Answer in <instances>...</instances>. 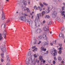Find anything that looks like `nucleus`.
Instances as JSON below:
<instances>
[{
  "mask_svg": "<svg viewBox=\"0 0 65 65\" xmlns=\"http://www.w3.org/2000/svg\"><path fill=\"white\" fill-rule=\"evenodd\" d=\"M7 61H8V62H9L10 59V58H9V56L7 55Z\"/></svg>",
  "mask_w": 65,
  "mask_h": 65,
  "instance_id": "nucleus-20",
  "label": "nucleus"
},
{
  "mask_svg": "<svg viewBox=\"0 0 65 65\" xmlns=\"http://www.w3.org/2000/svg\"><path fill=\"white\" fill-rule=\"evenodd\" d=\"M37 50V48H36L34 49V50L35 51H36Z\"/></svg>",
  "mask_w": 65,
  "mask_h": 65,
  "instance_id": "nucleus-50",
  "label": "nucleus"
},
{
  "mask_svg": "<svg viewBox=\"0 0 65 65\" xmlns=\"http://www.w3.org/2000/svg\"><path fill=\"white\" fill-rule=\"evenodd\" d=\"M45 45H47V42H45Z\"/></svg>",
  "mask_w": 65,
  "mask_h": 65,
  "instance_id": "nucleus-54",
  "label": "nucleus"
},
{
  "mask_svg": "<svg viewBox=\"0 0 65 65\" xmlns=\"http://www.w3.org/2000/svg\"><path fill=\"white\" fill-rule=\"evenodd\" d=\"M60 13H61L62 18V19H65V11H61L60 12Z\"/></svg>",
  "mask_w": 65,
  "mask_h": 65,
  "instance_id": "nucleus-6",
  "label": "nucleus"
},
{
  "mask_svg": "<svg viewBox=\"0 0 65 65\" xmlns=\"http://www.w3.org/2000/svg\"><path fill=\"white\" fill-rule=\"evenodd\" d=\"M6 33L5 32L3 33V35H4V37L5 39V37H6Z\"/></svg>",
  "mask_w": 65,
  "mask_h": 65,
  "instance_id": "nucleus-21",
  "label": "nucleus"
},
{
  "mask_svg": "<svg viewBox=\"0 0 65 65\" xmlns=\"http://www.w3.org/2000/svg\"><path fill=\"white\" fill-rule=\"evenodd\" d=\"M63 5H64V6H65V3H63Z\"/></svg>",
  "mask_w": 65,
  "mask_h": 65,
  "instance_id": "nucleus-62",
  "label": "nucleus"
},
{
  "mask_svg": "<svg viewBox=\"0 0 65 65\" xmlns=\"http://www.w3.org/2000/svg\"><path fill=\"white\" fill-rule=\"evenodd\" d=\"M2 38H3V37H0V41H1V40H2Z\"/></svg>",
  "mask_w": 65,
  "mask_h": 65,
  "instance_id": "nucleus-45",
  "label": "nucleus"
},
{
  "mask_svg": "<svg viewBox=\"0 0 65 65\" xmlns=\"http://www.w3.org/2000/svg\"><path fill=\"white\" fill-rule=\"evenodd\" d=\"M31 58H29L28 59H27L25 61V62L27 64H29V63H32V62L31 61Z\"/></svg>",
  "mask_w": 65,
  "mask_h": 65,
  "instance_id": "nucleus-3",
  "label": "nucleus"
},
{
  "mask_svg": "<svg viewBox=\"0 0 65 65\" xmlns=\"http://www.w3.org/2000/svg\"><path fill=\"white\" fill-rule=\"evenodd\" d=\"M30 60L31 62H32V63L33 62H34L35 61V58L32 57V56H31Z\"/></svg>",
  "mask_w": 65,
  "mask_h": 65,
  "instance_id": "nucleus-11",
  "label": "nucleus"
},
{
  "mask_svg": "<svg viewBox=\"0 0 65 65\" xmlns=\"http://www.w3.org/2000/svg\"><path fill=\"white\" fill-rule=\"evenodd\" d=\"M45 11H43L42 12V14H45Z\"/></svg>",
  "mask_w": 65,
  "mask_h": 65,
  "instance_id": "nucleus-36",
  "label": "nucleus"
},
{
  "mask_svg": "<svg viewBox=\"0 0 65 65\" xmlns=\"http://www.w3.org/2000/svg\"><path fill=\"white\" fill-rule=\"evenodd\" d=\"M0 49L3 52H5L6 51L5 47H3V46H1Z\"/></svg>",
  "mask_w": 65,
  "mask_h": 65,
  "instance_id": "nucleus-7",
  "label": "nucleus"
},
{
  "mask_svg": "<svg viewBox=\"0 0 65 65\" xmlns=\"http://www.w3.org/2000/svg\"><path fill=\"white\" fill-rule=\"evenodd\" d=\"M20 20H21V21H25L26 19V18L24 16H22L20 17L19 18Z\"/></svg>",
  "mask_w": 65,
  "mask_h": 65,
  "instance_id": "nucleus-5",
  "label": "nucleus"
},
{
  "mask_svg": "<svg viewBox=\"0 0 65 65\" xmlns=\"http://www.w3.org/2000/svg\"><path fill=\"white\" fill-rule=\"evenodd\" d=\"M3 14L2 16V20H4V17H5V14L4 13L2 12Z\"/></svg>",
  "mask_w": 65,
  "mask_h": 65,
  "instance_id": "nucleus-19",
  "label": "nucleus"
},
{
  "mask_svg": "<svg viewBox=\"0 0 65 65\" xmlns=\"http://www.w3.org/2000/svg\"><path fill=\"white\" fill-rule=\"evenodd\" d=\"M42 38V36H39L38 38V39L39 40H40V39H41Z\"/></svg>",
  "mask_w": 65,
  "mask_h": 65,
  "instance_id": "nucleus-17",
  "label": "nucleus"
},
{
  "mask_svg": "<svg viewBox=\"0 0 65 65\" xmlns=\"http://www.w3.org/2000/svg\"><path fill=\"white\" fill-rule=\"evenodd\" d=\"M31 54L32 53L30 52H28V55L29 56H30V55H31Z\"/></svg>",
  "mask_w": 65,
  "mask_h": 65,
  "instance_id": "nucleus-27",
  "label": "nucleus"
},
{
  "mask_svg": "<svg viewBox=\"0 0 65 65\" xmlns=\"http://www.w3.org/2000/svg\"><path fill=\"white\" fill-rule=\"evenodd\" d=\"M38 8L40 9V11H41V10H42V8L41 7L38 6Z\"/></svg>",
  "mask_w": 65,
  "mask_h": 65,
  "instance_id": "nucleus-25",
  "label": "nucleus"
},
{
  "mask_svg": "<svg viewBox=\"0 0 65 65\" xmlns=\"http://www.w3.org/2000/svg\"><path fill=\"white\" fill-rule=\"evenodd\" d=\"M48 51H46V53L47 54L48 53Z\"/></svg>",
  "mask_w": 65,
  "mask_h": 65,
  "instance_id": "nucleus-64",
  "label": "nucleus"
},
{
  "mask_svg": "<svg viewBox=\"0 0 65 65\" xmlns=\"http://www.w3.org/2000/svg\"><path fill=\"white\" fill-rule=\"evenodd\" d=\"M59 46H62V44H59Z\"/></svg>",
  "mask_w": 65,
  "mask_h": 65,
  "instance_id": "nucleus-53",
  "label": "nucleus"
},
{
  "mask_svg": "<svg viewBox=\"0 0 65 65\" xmlns=\"http://www.w3.org/2000/svg\"><path fill=\"white\" fill-rule=\"evenodd\" d=\"M1 62H3L4 61V60H3V59H1Z\"/></svg>",
  "mask_w": 65,
  "mask_h": 65,
  "instance_id": "nucleus-51",
  "label": "nucleus"
},
{
  "mask_svg": "<svg viewBox=\"0 0 65 65\" xmlns=\"http://www.w3.org/2000/svg\"><path fill=\"white\" fill-rule=\"evenodd\" d=\"M20 3V2H18V4H19Z\"/></svg>",
  "mask_w": 65,
  "mask_h": 65,
  "instance_id": "nucleus-63",
  "label": "nucleus"
},
{
  "mask_svg": "<svg viewBox=\"0 0 65 65\" xmlns=\"http://www.w3.org/2000/svg\"><path fill=\"white\" fill-rule=\"evenodd\" d=\"M40 49L41 51H44V52H45L46 50V48H44V47L42 46L41 47Z\"/></svg>",
  "mask_w": 65,
  "mask_h": 65,
  "instance_id": "nucleus-13",
  "label": "nucleus"
},
{
  "mask_svg": "<svg viewBox=\"0 0 65 65\" xmlns=\"http://www.w3.org/2000/svg\"><path fill=\"white\" fill-rule=\"evenodd\" d=\"M1 56L2 58H3V56H4V53H2L1 54Z\"/></svg>",
  "mask_w": 65,
  "mask_h": 65,
  "instance_id": "nucleus-24",
  "label": "nucleus"
},
{
  "mask_svg": "<svg viewBox=\"0 0 65 65\" xmlns=\"http://www.w3.org/2000/svg\"><path fill=\"white\" fill-rule=\"evenodd\" d=\"M25 21H27V22H28V23L31 27L33 26L32 25V23L33 22L30 19H26Z\"/></svg>",
  "mask_w": 65,
  "mask_h": 65,
  "instance_id": "nucleus-4",
  "label": "nucleus"
},
{
  "mask_svg": "<svg viewBox=\"0 0 65 65\" xmlns=\"http://www.w3.org/2000/svg\"><path fill=\"white\" fill-rule=\"evenodd\" d=\"M27 8L26 7H24L23 8V9L22 10H27Z\"/></svg>",
  "mask_w": 65,
  "mask_h": 65,
  "instance_id": "nucleus-23",
  "label": "nucleus"
},
{
  "mask_svg": "<svg viewBox=\"0 0 65 65\" xmlns=\"http://www.w3.org/2000/svg\"><path fill=\"white\" fill-rule=\"evenodd\" d=\"M10 21V20L9 19H8L7 21V23H8V22H9Z\"/></svg>",
  "mask_w": 65,
  "mask_h": 65,
  "instance_id": "nucleus-52",
  "label": "nucleus"
},
{
  "mask_svg": "<svg viewBox=\"0 0 65 65\" xmlns=\"http://www.w3.org/2000/svg\"><path fill=\"white\" fill-rule=\"evenodd\" d=\"M48 25H51L52 24V22H49L48 23Z\"/></svg>",
  "mask_w": 65,
  "mask_h": 65,
  "instance_id": "nucleus-37",
  "label": "nucleus"
},
{
  "mask_svg": "<svg viewBox=\"0 0 65 65\" xmlns=\"http://www.w3.org/2000/svg\"><path fill=\"white\" fill-rule=\"evenodd\" d=\"M61 63H64V61H61Z\"/></svg>",
  "mask_w": 65,
  "mask_h": 65,
  "instance_id": "nucleus-58",
  "label": "nucleus"
},
{
  "mask_svg": "<svg viewBox=\"0 0 65 65\" xmlns=\"http://www.w3.org/2000/svg\"><path fill=\"white\" fill-rule=\"evenodd\" d=\"M34 8L35 9V10H37V7L36 6H35L34 7Z\"/></svg>",
  "mask_w": 65,
  "mask_h": 65,
  "instance_id": "nucleus-26",
  "label": "nucleus"
},
{
  "mask_svg": "<svg viewBox=\"0 0 65 65\" xmlns=\"http://www.w3.org/2000/svg\"><path fill=\"white\" fill-rule=\"evenodd\" d=\"M23 15H24V16H27V14H25V13H24L23 14Z\"/></svg>",
  "mask_w": 65,
  "mask_h": 65,
  "instance_id": "nucleus-48",
  "label": "nucleus"
},
{
  "mask_svg": "<svg viewBox=\"0 0 65 65\" xmlns=\"http://www.w3.org/2000/svg\"><path fill=\"white\" fill-rule=\"evenodd\" d=\"M43 38L44 39H47V37L46 36V35H43Z\"/></svg>",
  "mask_w": 65,
  "mask_h": 65,
  "instance_id": "nucleus-18",
  "label": "nucleus"
},
{
  "mask_svg": "<svg viewBox=\"0 0 65 65\" xmlns=\"http://www.w3.org/2000/svg\"><path fill=\"white\" fill-rule=\"evenodd\" d=\"M56 41V40H55V41H53V43H54V44H56V41Z\"/></svg>",
  "mask_w": 65,
  "mask_h": 65,
  "instance_id": "nucleus-40",
  "label": "nucleus"
},
{
  "mask_svg": "<svg viewBox=\"0 0 65 65\" xmlns=\"http://www.w3.org/2000/svg\"><path fill=\"white\" fill-rule=\"evenodd\" d=\"M41 41H39V43H38V44H39L40 43H41Z\"/></svg>",
  "mask_w": 65,
  "mask_h": 65,
  "instance_id": "nucleus-39",
  "label": "nucleus"
},
{
  "mask_svg": "<svg viewBox=\"0 0 65 65\" xmlns=\"http://www.w3.org/2000/svg\"><path fill=\"white\" fill-rule=\"evenodd\" d=\"M50 10H47V11H46V12H47V13H48V12H50Z\"/></svg>",
  "mask_w": 65,
  "mask_h": 65,
  "instance_id": "nucleus-43",
  "label": "nucleus"
},
{
  "mask_svg": "<svg viewBox=\"0 0 65 65\" xmlns=\"http://www.w3.org/2000/svg\"><path fill=\"white\" fill-rule=\"evenodd\" d=\"M28 4H30V2H29V1H30V0H28Z\"/></svg>",
  "mask_w": 65,
  "mask_h": 65,
  "instance_id": "nucleus-56",
  "label": "nucleus"
},
{
  "mask_svg": "<svg viewBox=\"0 0 65 65\" xmlns=\"http://www.w3.org/2000/svg\"><path fill=\"white\" fill-rule=\"evenodd\" d=\"M43 4H44V5H45L47 6V4L46 3L44 2L43 3Z\"/></svg>",
  "mask_w": 65,
  "mask_h": 65,
  "instance_id": "nucleus-42",
  "label": "nucleus"
},
{
  "mask_svg": "<svg viewBox=\"0 0 65 65\" xmlns=\"http://www.w3.org/2000/svg\"><path fill=\"white\" fill-rule=\"evenodd\" d=\"M57 11H54L52 14V17L53 18H55L57 15Z\"/></svg>",
  "mask_w": 65,
  "mask_h": 65,
  "instance_id": "nucleus-8",
  "label": "nucleus"
},
{
  "mask_svg": "<svg viewBox=\"0 0 65 65\" xmlns=\"http://www.w3.org/2000/svg\"><path fill=\"white\" fill-rule=\"evenodd\" d=\"M55 63H56V61L55 60H53V64H55Z\"/></svg>",
  "mask_w": 65,
  "mask_h": 65,
  "instance_id": "nucleus-41",
  "label": "nucleus"
},
{
  "mask_svg": "<svg viewBox=\"0 0 65 65\" xmlns=\"http://www.w3.org/2000/svg\"><path fill=\"white\" fill-rule=\"evenodd\" d=\"M34 43L35 44H36V42H34Z\"/></svg>",
  "mask_w": 65,
  "mask_h": 65,
  "instance_id": "nucleus-60",
  "label": "nucleus"
},
{
  "mask_svg": "<svg viewBox=\"0 0 65 65\" xmlns=\"http://www.w3.org/2000/svg\"><path fill=\"white\" fill-rule=\"evenodd\" d=\"M59 37H62V38H64V35H62V33L61 32H60L59 33Z\"/></svg>",
  "mask_w": 65,
  "mask_h": 65,
  "instance_id": "nucleus-15",
  "label": "nucleus"
},
{
  "mask_svg": "<svg viewBox=\"0 0 65 65\" xmlns=\"http://www.w3.org/2000/svg\"><path fill=\"white\" fill-rule=\"evenodd\" d=\"M36 47V46H33L32 47V48H35Z\"/></svg>",
  "mask_w": 65,
  "mask_h": 65,
  "instance_id": "nucleus-47",
  "label": "nucleus"
},
{
  "mask_svg": "<svg viewBox=\"0 0 65 65\" xmlns=\"http://www.w3.org/2000/svg\"><path fill=\"white\" fill-rule=\"evenodd\" d=\"M59 50H63V47H61L58 48Z\"/></svg>",
  "mask_w": 65,
  "mask_h": 65,
  "instance_id": "nucleus-35",
  "label": "nucleus"
},
{
  "mask_svg": "<svg viewBox=\"0 0 65 65\" xmlns=\"http://www.w3.org/2000/svg\"><path fill=\"white\" fill-rule=\"evenodd\" d=\"M57 20L58 21H60V22H64L63 20L62 19L60 20L59 17L57 18Z\"/></svg>",
  "mask_w": 65,
  "mask_h": 65,
  "instance_id": "nucleus-12",
  "label": "nucleus"
},
{
  "mask_svg": "<svg viewBox=\"0 0 65 65\" xmlns=\"http://www.w3.org/2000/svg\"><path fill=\"white\" fill-rule=\"evenodd\" d=\"M54 60H55V61H56L57 60V58H56V56H55L54 58Z\"/></svg>",
  "mask_w": 65,
  "mask_h": 65,
  "instance_id": "nucleus-46",
  "label": "nucleus"
},
{
  "mask_svg": "<svg viewBox=\"0 0 65 65\" xmlns=\"http://www.w3.org/2000/svg\"><path fill=\"white\" fill-rule=\"evenodd\" d=\"M40 5L42 7L43 6V5L41 3L40 4Z\"/></svg>",
  "mask_w": 65,
  "mask_h": 65,
  "instance_id": "nucleus-30",
  "label": "nucleus"
},
{
  "mask_svg": "<svg viewBox=\"0 0 65 65\" xmlns=\"http://www.w3.org/2000/svg\"><path fill=\"white\" fill-rule=\"evenodd\" d=\"M50 44L52 46V45H53V43H50Z\"/></svg>",
  "mask_w": 65,
  "mask_h": 65,
  "instance_id": "nucleus-55",
  "label": "nucleus"
},
{
  "mask_svg": "<svg viewBox=\"0 0 65 65\" xmlns=\"http://www.w3.org/2000/svg\"><path fill=\"white\" fill-rule=\"evenodd\" d=\"M34 41L35 42H36L37 41V40L36 39H34Z\"/></svg>",
  "mask_w": 65,
  "mask_h": 65,
  "instance_id": "nucleus-44",
  "label": "nucleus"
},
{
  "mask_svg": "<svg viewBox=\"0 0 65 65\" xmlns=\"http://www.w3.org/2000/svg\"><path fill=\"white\" fill-rule=\"evenodd\" d=\"M34 58H37V55H36V54H34Z\"/></svg>",
  "mask_w": 65,
  "mask_h": 65,
  "instance_id": "nucleus-29",
  "label": "nucleus"
},
{
  "mask_svg": "<svg viewBox=\"0 0 65 65\" xmlns=\"http://www.w3.org/2000/svg\"><path fill=\"white\" fill-rule=\"evenodd\" d=\"M27 8V11L28 12H29V9L28 8Z\"/></svg>",
  "mask_w": 65,
  "mask_h": 65,
  "instance_id": "nucleus-49",
  "label": "nucleus"
},
{
  "mask_svg": "<svg viewBox=\"0 0 65 65\" xmlns=\"http://www.w3.org/2000/svg\"><path fill=\"white\" fill-rule=\"evenodd\" d=\"M43 63H45V60H43Z\"/></svg>",
  "mask_w": 65,
  "mask_h": 65,
  "instance_id": "nucleus-57",
  "label": "nucleus"
},
{
  "mask_svg": "<svg viewBox=\"0 0 65 65\" xmlns=\"http://www.w3.org/2000/svg\"><path fill=\"white\" fill-rule=\"evenodd\" d=\"M58 60H62V58L61 57H58Z\"/></svg>",
  "mask_w": 65,
  "mask_h": 65,
  "instance_id": "nucleus-32",
  "label": "nucleus"
},
{
  "mask_svg": "<svg viewBox=\"0 0 65 65\" xmlns=\"http://www.w3.org/2000/svg\"><path fill=\"white\" fill-rule=\"evenodd\" d=\"M50 53L51 54L53 55V56H55L57 55V50L56 49H54V50H53V49H52L51 50Z\"/></svg>",
  "mask_w": 65,
  "mask_h": 65,
  "instance_id": "nucleus-1",
  "label": "nucleus"
},
{
  "mask_svg": "<svg viewBox=\"0 0 65 65\" xmlns=\"http://www.w3.org/2000/svg\"><path fill=\"white\" fill-rule=\"evenodd\" d=\"M2 27H3L4 28H5V24H3L2 25Z\"/></svg>",
  "mask_w": 65,
  "mask_h": 65,
  "instance_id": "nucleus-28",
  "label": "nucleus"
},
{
  "mask_svg": "<svg viewBox=\"0 0 65 65\" xmlns=\"http://www.w3.org/2000/svg\"><path fill=\"white\" fill-rule=\"evenodd\" d=\"M65 9V7L64 6H63L62 7V10H63L64 9Z\"/></svg>",
  "mask_w": 65,
  "mask_h": 65,
  "instance_id": "nucleus-34",
  "label": "nucleus"
},
{
  "mask_svg": "<svg viewBox=\"0 0 65 65\" xmlns=\"http://www.w3.org/2000/svg\"><path fill=\"white\" fill-rule=\"evenodd\" d=\"M20 7H24V6H22V5H21L20 6Z\"/></svg>",
  "mask_w": 65,
  "mask_h": 65,
  "instance_id": "nucleus-61",
  "label": "nucleus"
},
{
  "mask_svg": "<svg viewBox=\"0 0 65 65\" xmlns=\"http://www.w3.org/2000/svg\"><path fill=\"white\" fill-rule=\"evenodd\" d=\"M46 27H44L43 28L44 30L45 31H47L48 32H49V30L48 29H47L46 28Z\"/></svg>",
  "mask_w": 65,
  "mask_h": 65,
  "instance_id": "nucleus-16",
  "label": "nucleus"
},
{
  "mask_svg": "<svg viewBox=\"0 0 65 65\" xmlns=\"http://www.w3.org/2000/svg\"><path fill=\"white\" fill-rule=\"evenodd\" d=\"M39 15L40 17H43V14L42 13H39V14H37V15L38 19H40V17H39Z\"/></svg>",
  "mask_w": 65,
  "mask_h": 65,
  "instance_id": "nucleus-9",
  "label": "nucleus"
},
{
  "mask_svg": "<svg viewBox=\"0 0 65 65\" xmlns=\"http://www.w3.org/2000/svg\"><path fill=\"white\" fill-rule=\"evenodd\" d=\"M61 53H62V51L61 50H59V54H61Z\"/></svg>",
  "mask_w": 65,
  "mask_h": 65,
  "instance_id": "nucleus-38",
  "label": "nucleus"
},
{
  "mask_svg": "<svg viewBox=\"0 0 65 65\" xmlns=\"http://www.w3.org/2000/svg\"><path fill=\"white\" fill-rule=\"evenodd\" d=\"M2 37V34H0V37Z\"/></svg>",
  "mask_w": 65,
  "mask_h": 65,
  "instance_id": "nucleus-59",
  "label": "nucleus"
},
{
  "mask_svg": "<svg viewBox=\"0 0 65 65\" xmlns=\"http://www.w3.org/2000/svg\"><path fill=\"white\" fill-rule=\"evenodd\" d=\"M64 27H61V31H63V30H64Z\"/></svg>",
  "mask_w": 65,
  "mask_h": 65,
  "instance_id": "nucleus-31",
  "label": "nucleus"
},
{
  "mask_svg": "<svg viewBox=\"0 0 65 65\" xmlns=\"http://www.w3.org/2000/svg\"><path fill=\"white\" fill-rule=\"evenodd\" d=\"M42 31V30H41V29L38 28L37 30L36 31L35 33H41Z\"/></svg>",
  "mask_w": 65,
  "mask_h": 65,
  "instance_id": "nucleus-10",
  "label": "nucleus"
},
{
  "mask_svg": "<svg viewBox=\"0 0 65 65\" xmlns=\"http://www.w3.org/2000/svg\"><path fill=\"white\" fill-rule=\"evenodd\" d=\"M46 17L47 18V19H49L50 18V17L48 15H46Z\"/></svg>",
  "mask_w": 65,
  "mask_h": 65,
  "instance_id": "nucleus-33",
  "label": "nucleus"
},
{
  "mask_svg": "<svg viewBox=\"0 0 65 65\" xmlns=\"http://www.w3.org/2000/svg\"><path fill=\"white\" fill-rule=\"evenodd\" d=\"M39 59L40 60L41 62H42L43 61V59L42 58V56H40Z\"/></svg>",
  "mask_w": 65,
  "mask_h": 65,
  "instance_id": "nucleus-14",
  "label": "nucleus"
},
{
  "mask_svg": "<svg viewBox=\"0 0 65 65\" xmlns=\"http://www.w3.org/2000/svg\"><path fill=\"white\" fill-rule=\"evenodd\" d=\"M37 59H36L34 63H33L34 65H35V64H36V63H37Z\"/></svg>",
  "mask_w": 65,
  "mask_h": 65,
  "instance_id": "nucleus-22",
  "label": "nucleus"
},
{
  "mask_svg": "<svg viewBox=\"0 0 65 65\" xmlns=\"http://www.w3.org/2000/svg\"><path fill=\"white\" fill-rule=\"evenodd\" d=\"M28 0H21V4H22V3H23L24 5L25 6H26L27 5V2H28Z\"/></svg>",
  "mask_w": 65,
  "mask_h": 65,
  "instance_id": "nucleus-2",
  "label": "nucleus"
}]
</instances>
